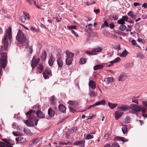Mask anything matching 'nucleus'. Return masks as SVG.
<instances>
[{"label": "nucleus", "instance_id": "obj_1", "mask_svg": "<svg viewBox=\"0 0 147 147\" xmlns=\"http://www.w3.org/2000/svg\"><path fill=\"white\" fill-rule=\"evenodd\" d=\"M11 28L9 27L8 29L6 30V32L4 35V38L2 40L3 44V46L2 45L0 46V55L1 56L0 59V74L1 72L2 68H4L7 65V53H4L7 49L9 42L7 39L10 40L12 37L11 34Z\"/></svg>", "mask_w": 147, "mask_h": 147}, {"label": "nucleus", "instance_id": "obj_2", "mask_svg": "<svg viewBox=\"0 0 147 147\" xmlns=\"http://www.w3.org/2000/svg\"><path fill=\"white\" fill-rule=\"evenodd\" d=\"M16 39L21 43H24L25 42L26 40V36L22 32L19 31L16 37Z\"/></svg>", "mask_w": 147, "mask_h": 147}, {"label": "nucleus", "instance_id": "obj_3", "mask_svg": "<svg viewBox=\"0 0 147 147\" xmlns=\"http://www.w3.org/2000/svg\"><path fill=\"white\" fill-rule=\"evenodd\" d=\"M129 106L130 109H132V110L129 111L130 113L135 114L137 112H140L141 111V108L137 105L131 104Z\"/></svg>", "mask_w": 147, "mask_h": 147}, {"label": "nucleus", "instance_id": "obj_4", "mask_svg": "<svg viewBox=\"0 0 147 147\" xmlns=\"http://www.w3.org/2000/svg\"><path fill=\"white\" fill-rule=\"evenodd\" d=\"M35 111L32 110H31L26 113L27 116H29V119L30 120L32 121H34L35 118V116L34 115Z\"/></svg>", "mask_w": 147, "mask_h": 147}, {"label": "nucleus", "instance_id": "obj_5", "mask_svg": "<svg viewBox=\"0 0 147 147\" xmlns=\"http://www.w3.org/2000/svg\"><path fill=\"white\" fill-rule=\"evenodd\" d=\"M127 75L124 72H121L118 78L119 81H124L127 78Z\"/></svg>", "mask_w": 147, "mask_h": 147}, {"label": "nucleus", "instance_id": "obj_6", "mask_svg": "<svg viewBox=\"0 0 147 147\" xmlns=\"http://www.w3.org/2000/svg\"><path fill=\"white\" fill-rule=\"evenodd\" d=\"M117 109H118L121 110L122 111H125L128 109H129L130 107L129 106H127L126 105H123L120 107H118Z\"/></svg>", "mask_w": 147, "mask_h": 147}, {"label": "nucleus", "instance_id": "obj_7", "mask_svg": "<svg viewBox=\"0 0 147 147\" xmlns=\"http://www.w3.org/2000/svg\"><path fill=\"white\" fill-rule=\"evenodd\" d=\"M2 140L5 142H0V147H7L6 146L9 144V142L6 139H3Z\"/></svg>", "mask_w": 147, "mask_h": 147}, {"label": "nucleus", "instance_id": "obj_8", "mask_svg": "<svg viewBox=\"0 0 147 147\" xmlns=\"http://www.w3.org/2000/svg\"><path fill=\"white\" fill-rule=\"evenodd\" d=\"M124 113L121 111H116L115 113V119L117 120Z\"/></svg>", "mask_w": 147, "mask_h": 147}, {"label": "nucleus", "instance_id": "obj_9", "mask_svg": "<svg viewBox=\"0 0 147 147\" xmlns=\"http://www.w3.org/2000/svg\"><path fill=\"white\" fill-rule=\"evenodd\" d=\"M36 115L37 117L40 118H44L45 117V114L40 111L37 110L36 112Z\"/></svg>", "mask_w": 147, "mask_h": 147}, {"label": "nucleus", "instance_id": "obj_10", "mask_svg": "<svg viewBox=\"0 0 147 147\" xmlns=\"http://www.w3.org/2000/svg\"><path fill=\"white\" fill-rule=\"evenodd\" d=\"M38 63L36 61V57H33L32 61L31 64V66L32 68H33L35 67Z\"/></svg>", "mask_w": 147, "mask_h": 147}, {"label": "nucleus", "instance_id": "obj_11", "mask_svg": "<svg viewBox=\"0 0 147 147\" xmlns=\"http://www.w3.org/2000/svg\"><path fill=\"white\" fill-rule=\"evenodd\" d=\"M55 60V58L53 57L52 55H51L50 57V58L49 60L48 63L50 66H52L54 61Z\"/></svg>", "mask_w": 147, "mask_h": 147}, {"label": "nucleus", "instance_id": "obj_12", "mask_svg": "<svg viewBox=\"0 0 147 147\" xmlns=\"http://www.w3.org/2000/svg\"><path fill=\"white\" fill-rule=\"evenodd\" d=\"M89 86L92 89H94L96 87L95 82L92 80L90 81L89 82Z\"/></svg>", "mask_w": 147, "mask_h": 147}, {"label": "nucleus", "instance_id": "obj_13", "mask_svg": "<svg viewBox=\"0 0 147 147\" xmlns=\"http://www.w3.org/2000/svg\"><path fill=\"white\" fill-rule=\"evenodd\" d=\"M16 142H18L23 143L26 141V140L25 138L20 136L18 137V138H16Z\"/></svg>", "mask_w": 147, "mask_h": 147}, {"label": "nucleus", "instance_id": "obj_14", "mask_svg": "<svg viewBox=\"0 0 147 147\" xmlns=\"http://www.w3.org/2000/svg\"><path fill=\"white\" fill-rule=\"evenodd\" d=\"M57 62L59 67H61L63 64V61L60 57H58L57 59Z\"/></svg>", "mask_w": 147, "mask_h": 147}, {"label": "nucleus", "instance_id": "obj_15", "mask_svg": "<svg viewBox=\"0 0 147 147\" xmlns=\"http://www.w3.org/2000/svg\"><path fill=\"white\" fill-rule=\"evenodd\" d=\"M59 111L61 112L64 113L65 112L66 108L63 105H60L58 107Z\"/></svg>", "mask_w": 147, "mask_h": 147}, {"label": "nucleus", "instance_id": "obj_16", "mask_svg": "<svg viewBox=\"0 0 147 147\" xmlns=\"http://www.w3.org/2000/svg\"><path fill=\"white\" fill-rule=\"evenodd\" d=\"M113 79L112 77L106 78L104 79V81L108 84L110 82H112L113 81Z\"/></svg>", "mask_w": 147, "mask_h": 147}, {"label": "nucleus", "instance_id": "obj_17", "mask_svg": "<svg viewBox=\"0 0 147 147\" xmlns=\"http://www.w3.org/2000/svg\"><path fill=\"white\" fill-rule=\"evenodd\" d=\"M66 54L67 56V58L69 59L70 58H73L74 55V54L69 52V51H66Z\"/></svg>", "mask_w": 147, "mask_h": 147}, {"label": "nucleus", "instance_id": "obj_18", "mask_svg": "<svg viewBox=\"0 0 147 147\" xmlns=\"http://www.w3.org/2000/svg\"><path fill=\"white\" fill-rule=\"evenodd\" d=\"M104 67V65H97L94 66L93 67V69L94 70L102 69Z\"/></svg>", "mask_w": 147, "mask_h": 147}, {"label": "nucleus", "instance_id": "obj_19", "mask_svg": "<svg viewBox=\"0 0 147 147\" xmlns=\"http://www.w3.org/2000/svg\"><path fill=\"white\" fill-rule=\"evenodd\" d=\"M25 123L26 125L28 126H32L34 125V123L33 121L32 120H30L29 119L27 120L25 122Z\"/></svg>", "mask_w": 147, "mask_h": 147}, {"label": "nucleus", "instance_id": "obj_20", "mask_svg": "<svg viewBox=\"0 0 147 147\" xmlns=\"http://www.w3.org/2000/svg\"><path fill=\"white\" fill-rule=\"evenodd\" d=\"M48 114L50 117H53L55 114V112L51 108H50L48 110Z\"/></svg>", "mask_w": 147, "mask_h": 147}, {"label": "nucleus", "instance_id": "obj_21", "mask_svg": "<svg viewBox=\"0 0 147 147\" xmlns=\"http://www.w3.org/2000/svg\"><path fill=\"white\" fill-rule=\"evenodd\" d=\"M73 60V58H70L69 59L68 58H66L65 59L66 63V65H71L72 63V61Z\"/></svg>", "mask_w": 147, "mask_h": 147}, {"label": "nucleus", "instance_id": "obj_22", "mask_svg": "<svg viewBox=\"0 0 147 147\" xmlns=\"http://www.w3.org/2000/svg\"><path fill=\"white\" fill-rule=\"evenodd\" d=\"M108 105L109 107L111 109H114V108L116 107L118 105L117 104L112 103L110 102H109L108 103Z\"/></svg>", "mask_w": 147, "mask_h": 147}, {"label": "nucleus", "instance_id": "obj_23", "mask_svg": "<svg viewBox=\"0 0 147 147\" xmlns=\"http://www.w3.org/2000/svg\"><path fill=\"white\" fill-rule=\"evenodd\" d=\"M68 103L69 105L72 106H75L78 105V103L76 101H72L70 100L68 101Z\"/></svg>", "mask_w": 147, "mask_h": 147}, {"label": "nucleus", "instance_id": "obj_24", "mask_svg": "<svg viewBox=\"0 0 147 147\" xmlns=\"http://www.w3.org/2000/svg\"><path fill=\"white\" fill-rule=\"evenodd\" d=\"M102 50V48L100 47H98L93 49L95 53V55L97 54L96 52H100Z\"/></svg>", "mask_w": 147, "mask_h": 147}, {"label": "nucleus", "instance_id": "obj_25", "mask_svg": "<svg viewBox=\"0 0 147 147\" xmlns=\"http://www.w3.org/2000/svg\"><path fill=\"white\" fill-rule=\"evenodd\" d=\"M96 92L94 90H92L90 91V92L89 93V94L91 97H93L94 96H96Z\"/></svg>", "mask_w": 147, "mask_h": 147}, {"label": "nucleus", "instance_id": "obj_26", "mask_svg": "<svg viewBox=\"0 0 147 147\" xmlns=\"http://www.w3.org/2000/svg\"><path fill=\"white\" fill-rule=\"evenodd\" d=\"M127 54V52L126 50H125L121 54L119 55V56L122 57H125Z\"/></svg>", "mask_w": 147, "mask_h": 147}, {"label": "nucleus", "instance_id": "obj_27", "mask_svg": "<svg viewBox=\"0 0 147 147\" xmlns=\"http://www.w3.org/2000/svg\"><path fill=\"white\" fill-rule=\"evenodd\" d=\"M128 15L133 19H135L136 18V16L134 15V13L132 11H130L128 12Z\"/></svg>", "mask_w": 147, "mask_h": 147}, {"label": "nucleus", "instance_id": "obj_28", "mask_svg": "<svg viewBox=\"0 0 147 147\" xmlns=\"http://www.w3.org/2000/svg\"><path fill=\"white\" fill-rule=\"evenodd\" d=\"M115 141H123V138L119 136H117L115 137L114 139Z\"/></svg>", "mask_w": 147, "mask_h": 147}, {"label": "nucleus", "instance_id": "obj_29", "mask_svg": "<svg viewBox=\"0 0 147 147\" xmlns=\"http://www.w3.org/2000/svg\"><path fill=\"white\" fill-rule=\"evenodd\" d=\"M93 138L94 136L93 135H91L90 133L86 135L85 137V138L86 140H89Z\"/></svg>", "mask_w": 147, "mask_h": 147}, {"label": "nucleus", "instance_id": "obj_30", "mask_svg": "<svg viewBox=\"0 0 147 147\" xmlns=\"http://www.w3.org/2000/svg\"><path fill=\"white\" fill-rule=\"evenodd\" d=\"M86 60L85 58H81L80 60V63L82 64H84L86 63Z\"/></svg>", "mask_w": 147, "mask_h": 147}, {"label": "nucleus", "instance_id": "obj_31", "mask_svg": "<svg viewBox=\"0 0 147 147\" xmlns=\"http://www.w3.org/2000/svg\"><path fill=\"white\" fill-rule=\"evenodd\" d=\"M105 26L107 27H109V25L108 24V22L106 21L105 20L104 21V24H102L101 26V28H104Z\"/></svg>", "mask_w": 147, "mask_h": 147}, {"label": "nucleus", "instance_id": "obj_32", "mask_svg": "<svg viewBox=\"0 0 147 147\" xmlns=\"http://www.w3.org/2000/svg\"><path fill=\"white\" fill-rule=\"evenodd\" d=\"M117 22L118 24L121 25H123L125 24V22H124L122 18L118 20Z\"/></svg>", "mask_w": 147, "mask_h": 147}, {"label": "nucleus", "instance_id": "obj_33", "mask_svg": "<svg viewBox=\"0 0 147 147\" xmlns=\"http://www.w3.org/2000/svg\"><path fill=\"white\" fill-rule=\"evenodd\" d=\"M86 53L89 55H95V53L93 49L92 51H86Z\"/></svg>", "mask_w": 147, "mask_h": 147}, {"label": "nucleus", "instance_id": "obj_34", "mask_svg": "<svg viewBox=\"0 0 147 147\" xmlns=\"http://www.w3.org/2000/svg\"><path fill=\"white\" fill-rule=\"evenodd\" d=\"M137 57L139 59H143L144 58V55L141 53H139L137 54Z\"/></svg>", "mask_w": 147, "mask_h": 147}, {"label": "nucleus", "instance_id": "obj_35", "mask_svg": "<svg viewBox=\"0 0 147 147\" xmlns=\"http://www.w3.org/2000/svg\"><path fill=\"white\" fill-rule=\"evenodd\" d=\"M43 72H45L46 74L49 75H50L51 73V71L50 69L48 68H47Z\"/></svg>", "mask_w": 147, "mask_h": 147}, {"label": "nucleus", "instance_id": "obj_36", "mask_svg": "<svg viewBox=\"0 0 147 147\" xmlns=\"http://www.w3.org/2000/svg\"><path fill=\"white\" fill-rule=\"evenodd\" d=\"M127 128L126 126L123 127L122 128V131L124 134H125L127 131Z\"/></svg>", "mask_w": 147, "mask_h": 147}, {"label": "nucleus", "instance_id": "obj_37", "mask_svg": "<svg viewBox=\"0 0 147 147\" xmlns=\"http://www.w3.org/2000/svg\"><path fill=\"white\" fill-rule=\"evenodd\" d=\"M126 28V27L125 25H121L119 27V29L121 31H124Z\"/></svg>", "mask_w": 147, "mask_h": 147}, {"label": "nucleus", "instance_id": "obj_38", "mask_svg": "<svg viewBox=\"0 0 147 147\" xmlns=\"http://www.w3.org/2000/svg\"><path fill=\"white\" fill-rule=\"evenodd\" d=\"M130 121V117H126L125 119L124 123H129Z\"/></svg>", "mask_w": 147, "mask_h": 147}, {"label": "nucleus", "instance_id": "obj_39", "mask_svg": "<svg viewBox=\"0 0 147 147\" xmlns=\"http://www.w3.org/2000/svg\"><path fill=\"white\" fill-rule=\"evenodd\" d=\"M105 102V100H102L100 101L96 102L97 104H98V105H104Z\"/></svg>", "mask_w": 147, "mask_h": 147}, {"label": "nucleus", "instance_id": "obj_40", "mask_svg": "<svg viewBox=\"0 0 147 147\" xmlns=\"http://www.w3.org/2000/svg\"><path fill=\"white\" fill-rule=\"evenodd\" d=\"M42 74L45 79H46L49 78V74H46L45 72H43Z\"/></svg>", "mask_w": 147, "mask_h": 147}, {"label": "nucleus", "instance_id": "obj_41", "mask_svg": "<svg viewBox=\"0 0 147 147\" xmlns=\"http://www.w3.org/2000/svg\"><path fill=\"white\" fill-rule=\"evenodd\" d=\"M50 101L51 103L54 105L55 104L54 97L52 96L50 98Z\"/></svg>", "mask_w": 147, "mask_h": 147}, {"label": "nucleus", "instance_id": "obj_42", "mask_svg": "<svg viewBox=\"0 0 147 147\" xmlns=\"http://www.w3.org/2000/svg\"><path fill=\"white\" fill-rule=\"evenodd\" d=\"M13 135L15 136H18L21 135V133L17 131H13L12 132Z\"/></svg>", "mask_w": 147, "mask_h": 147}, {"label": "nucleus", "instance_id": "obj_43", "mask_svg": "<svg viewBox=\"0 0 147 147\" xmlns=\"http://www.w3.org/2000/svg\"><path fill=\"white\" fill-rule=\"evenodd\" d=\"M47 54L46 53V52L45 51L44 52V53L42 56V59H43L44 60H45L47 57Z\"/></svg>", "mask_w": 147, "mask_h": 147}, {"label": "nucleus", "instance_id": "obj_44", "mask_svg": "<svg viewBox=\"0 0 147 147\" xmlns=\"http://www.w3.org/2000/svg\"><path fill=\"white\" fill-rule=\"evenodd\" d=\"M82 142L81 141L75 142L74 143V145H80L82 143Z\"/></svg>", "mask_w": 147, "mask_h": 147}, {"label": "nucleus", "instance_id": "obj_45", "mask_svg": "<svg viewBox=\"0 0 147 147\" xmlns=\"http://www.w3.org/2000/svg\"><path fill=\"white\" fill-rule=\"evenodd\" d=\"M24 132L26 134H29L30 132V130L28 129H24Z\"/></svg>", "mask_w": 147, "mask_h": 147}, {"label": "nucleus", "instance_id": "obj_46", "mask_svg": "<svg viewBox=\"0 0 147 147\" xmlns=\"http://www.w3.org/2000/svg\"><path fill=\"white\" fill-rule=\"evenodd\" d=\"M70 31L71 33L73 34H74L76 37H79L78 35V34L77 33L75 32L74 30H71Z\"/></svg>", "mask_w": 147, "mask_h": 147}, {"label": "nucleus", "instance_id": "obj_47", "mask_svg": "<svg viewBox=\"0 0 147 147\" xmlns=\"http://www.w3.org/2000/svg\"><path fill=\"white\" fill-rule=\"evenodd\" d=\"M23 13H24V16L26 17L27 18H28V19H30V17L29 15V14L28 13H27V12H23Z\"/></svg>", "mask_w": 147, "mask_h": 147}, {"label": "nucleus", "instance_id": "obj_48", "mask_svg": "<svg viewBox=\"0 0 147 147\" xmlns=\"http://www.w3.org/2000/svg\"><path fill=\"white\" fill-rule=\"evenodd\" d=\"M21 20L24 23L26 21V17L24 16H21Z\"/></svg>", "mask_w": 147, "mask_h": 147}, {"label": "nucleus", "instance_id": "obj_49", "mask_svg": "<svg viewBox=\"0 0 147 147\" xmlns=\"http://www.w3.org/2000/svg\"><path fill=\"white\" fill-rule=\"evenodd\" d=\"M69 29L71 30H73V29H76V27L75 26H71L69 27Z\"/></svg>", "mask_w": 147, "mask_h": 147}, {"label": "nucleus", "instance_id": "obj_50", "mask_svg": "<svg viewBox=\"0 0 147 147\" xmlns=\"http://www.w3.org/2000/svg\"><path fill=\"white\" fill-rule=\"evenodd\" d=\"M38 68L41 71H42L43 70V66L42 65L39 64Z\"/></svg>", "mask_w": 147, "mask_h": 147}, {"label": "nucleus", "instance_id": "obj_51", "mask_svg": "<svg viewBox=\"0 0 147 147\" xmlns=\"http://www.w3.org/2000/svg\"><path fill=\"white\" fill-rule=\"evenodd\" d=\"M114 61L115 63L119 62L120 60V58L118 57L114 59Z\"/></svg>", "mask_w": 147, "mask_h": 147}, {"label": "nucleus", "instance_id": "obj_52", "mask_svg": "<svg viewBox=\"0 0 147 147\" xmlns=\"http://www.w3.org/2000/svg\"><path fill=\"white\" fill-rule=\"evenodd\" d=\"M122 19H123L124 21H127L128 19V17L126 16H123L122 17Z\"/></svg>", "mask_w": 147, "mask_h": 147}, {"label": "nucleus", "instance_id": "obj_53", "mask_svg": "<svg viewBox=\"0 0 147 147\" xmlns=\"http://www.w3.org/2000/svg\"><path fill=\"white\" fill-rule=\"evenodd\" d=\"M112 147H119V145L116 143H114L112 144Z\"/></svg>", "mask_w": 147, "mask_h": 147}, {"label": "nucleus", "instance_id": "obj_54", "mask_svg": "<svg viewBox=\"0 0 147 147\" xmlns=\"http://www.w3.org/2000/svg\"><path fill=\"white\" fill-rule=\"evenodd\" d=\"M69 109L70 110V111L71 112H72L73 113L74 112H75V110L74 109L71 107H69Z\"/></svg>", "mask_w": 147, "mask_h": 147}, {"label": "nucleus", "instance_id": "obj_55", "mask_svg": "<svg viewBox=\"0 0 147 147\" xmlns=\"http://www.w3.org/2000/svg\"><path fill=\"white\" fill-rule=\"evenodd\" d=\"M28 51H30V53L32 54L33 51L32 47V46H30L29 47Z\"/></svg>", "mask_w": 147, "mask_h": 147}, {"label": "nucleus", "instance_id": "obj_56", "mask_svg": "<svg viewBox=\"0 0 147 147\" xmlns=\"http://www.w3.org/2000/svg\"><path fill=\"white\" fill-rule=\"evenodd\" d=\"M38 140L37 139H35L33 140V141H32V144H36L38 142Z\"/></svg>", "mask_w": 147, "mask_h": 147}, {"label": "nucleus", "instance_id": "obj_57", "mask_svg": "<svg viewBox=\"0 0 147 147\" xmlns=\"http://www.w3.org/2000/svg\"><path fill=\"white\" fill-rule=\"evenodd\" d=\"M30 30L32 32H36L37 31V30L34 27H32L30 28Z\"/></svg>", "mask_w": 147, "mask_h": 147}, {"label": "nucleus", "instance_id": "obj_58", "mask_svg": "<svg viewBox=\"0 0 147 147\" xmlns=\"http://www.w3.org/2000/svg\"><path fill=\"white\" fill-rule=\"evenodd\" d=\"M109 25L111 29H113L115 27V26L113 23H111Z\"/></svg>", "mask_w": 147, "mask_h": 147}, {"label": "nucleus", "instance_id": "obj_59", "mask_svg": "<svg viewBox=\"0 0 147 147\" xmlns=\"http://www.w3.org/2000/svg\"><path fill=\"white\" fill-rule=\"evenodd\" d=\"M116 50L118 52L119 51L121 50V48L120 47V45H118L116 47Z\"/></svg>", "mask_w": 147, "mask_h": 147}, {"label": "nucleus", "instance_id": "obj_60", "mask_svg": "<svg viewBox=\"0 0 147 147\" xmlns=\"http://www.w3.org/2000/svg\"><path fill=\"white\" fill-rule=\"evenodd\" d=\"M134 6H136L140 5V4L139 3L137 2H135L134 3Z\"/></svg>", "mask_w": 147, "mask_h": 147}, {"label": "nucleus", "instance_id": "obj_61", "mask_svg": "<svg viewBox=\"0 0 147 147\" xmlns=\"http://www.w3.org/2000/svg\"><path fill=\"white\" fill-rule=\"evenodd\" d=\"M109 137V134H106L105 135V139H107Z\"/></svg>", "mask_w": 147, "mask_h": 147}, {"label": "nucleus", "instance_id": "obj_62", "mask_svg": "<svg viewBox=\"0 0 147 147\" xmlns=\"http://www.w3.org/2000/svg\"><path fill=\"white\" fill-rule=\"evenodd\" d=\"M142 7H144L145 8L147 7V3H144L142 5Z\"/></svg>", "mask_w": 147, "mask_h": 147}, {"label": "nucleus", "instance_id": "obj_63", "mask_svg": "<svg viewBox=\"0 0 147 147\" xmlns=\"http://www.w3.org/2000/svg\"><path fill=\"white\" fill-rule=\"evenodd\" d=\"M100 11L99 9H94V12L96 13H97L99 12Z\"/></svg>", "mask_w": 147, "mask_h": 147}, {"label": "nucleus", "instance_id": "obj_64", "mask_svg": "<svg viewBox=\"0 0 147 147\" xmlns=\"http://www.w3.org/2000/svg\"><path fill=\"white\" fill-rule=\"evenodd\" d=\"M131 42L133 45H136V42L135 40H134L131 41Z\"/></svg>", "mask_w": 147, "mask_h": 147}]
</instances>
